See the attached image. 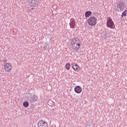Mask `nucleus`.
<instances>
[{
    "instance_id": "f257e3e1",
    "label": "nucleus",
    "mask_w": 127,
    "mask_h": 127,
    "mask_svg": "<svg viewBox=\"0 0 127 127\" xmlns=\"http://www.w3.org/2000/svg\"><path fill=\"white\" fill-rule=\"evenodd\" d=\"M71 47L74 51H78L81 47V41L78 38H73L71 39Z\"/></svg>"
},
{
    "instance_id": "f03ea898",
    "label": "nucleus",
    "mask_w": 127,
    "mask_h": 127,
    "mask_svg": "<svg viewBox=\"0 0 127 127\" xmlns=\"http://www.w3.org/2000/svg\"><path fill=\"white\" fill-rule=\"evenodd\" d=\"M29 6L31 7V9H35V6L38 5V0H27Z\"/></svg>"
},
{
    "instance_id": "7ed1b4c3",
    "label": "nucleus",
    "mask_w": 127,
    "mask_h": 127,
    "mask_svg": "<svg viewBox=\"0 0 127 127\" xmlns=\"http://www.w3.org/2000/svg\"><path fill=\"white\" fill-rule=\"evenodd\" d=\"M87 23L89 25L91 26H94V25H96L97 24V18L94 16H91L87 20Z\"/></svg>"
},
{
    "instance_id": "20e7f679",
    "label": "nucleus",
    "mask_w": 127,
    "mask_h": 127,
    "mask_svg": "<svg viewBox=\"0 0 127 127\" xmlns=\"http://www.w3.org/2000/svg\"><path fill=\"white\" fill-rule=\"evenodd\" d=\"M106 25L107 27H109L111 29H114V28H115V23H114V21H113L112 18L109 17L107 19L106 21Z\"/></svg>"
},
{
    "instance_id": "39448f33",
    "label": "nucleus",
    "mask_w": 127,
    "mask_h": 127,
    "mask_svg": "<svg viewBox=\"0 0 127 127\" xmlns=\"http://www.w3.org/2000/svg\"><path fill=\"white\" fill-rule=\"evenodd\" d=\"M27 99L28 101H30V102H36V101H37V96L30 94L29 95V96L27 97Z\"/></svg>"
},
{
    "instance_id": "423d86ee",
    "label": "nucleus",
    "mask_w": 127,
    "mask_h": 127,
    "mask_svg": "<svg viewBox=\"0 0 127 127\" xmlns=\"http://www.w3.org/2000/svg\"><path fill=\"white\" fill-rule=\"evenodd\" d=\"M117 10L118 11H123L125 8V2H120L117 4Z\"/></svg>"
},
{
    "instance_id": "0eeeda50",
    "label": "nucleus",
    "mask_w": 127,
    "mask_h": 127,
    "mask_svg": "<svg viewBox=\"0 0 127 127\" xmlns=\"http://www.w3.org/2000/svg\"><path fill=\"white\" fill-rule=\"evenodd\" d=\"M12 66H11V64L9 63H6L4 66V69L6 72H9L11 71V69Z\"/></svg>"
},
{
    "instance_id": "6e6552de",
    "label": "nucleus",
    "mask_w": 127,
    "mask_h": 127,
    "mask_svg": "<svg viewBox=\"0 0 127 127\" xmlns=\"http://www.w3.org/2000/svg\"><path fill=\"white\" fill-rule=\"evenodd\" d=\"M38 127H48V124L45 121H40L38 123Z\"/></svg>"
},
{
    "instance_id": "1a4fd4ad",
    "label": "nucleus",
    "mask_w": 127,
    "mask_h": 127,
    "mask_svg": "<svg viewBox=\"0 0 127 127\" xmlns=\"http://www.w3.org/2000/svg\"><path fill=\"white\" fill-rule=\"evenodd\" d=\"M74 92L76 93V94H80L82 93V87L80 86L77 85L74 87Z\"/></svg>"
},
{
    "instance_id": "9d476101",
    "label": "nucleus",
    "mask_w": 127,
    "mask_h": 127,
    "mask_svg": "<svg viewBox=\"0 0 127 127\" xmlns=\"http://www.w3.org/2000/svg\"><path fill=\"white\" fill-rule=\"evenodd\" d=\"M69 24L70 28H72L73 29H74V28H75V26H76V22L74 21V19H71L70 20Z\"/></svg>"
},
{
    "instance_id": "9b49d317",
    "label": "nucleus",
    "mask_w": 127,
    "mask_h": 127,
    "mask_svg": "<svg viewBox=\"0 0 127 127\" xmlns=\"http://www.w3.org/2000/svg\"><path fill=\"white\" fill-rule=\"evenodd\" d=\"M72 68L74 71H76V72H78L80 70V66L77 64H72Z\"/></svg>"
},
{
    "instance_id": "f8f14e48",
    "label": "nucleus",
    "mask_w": 127,
    "mask_h": 127,
    "mask_svg": "<svg viewBox=\"0 0 127 127\" xmlns=\"http://www.w3.org/2000/svg\"><path fill=\"white\" fill-rule=\"evenodd\" d=\"M91 14H92V12H91V11H87L85 13V17H90V16H91Z\"/></svg>"
},
{
    "instance_id": "ddd939ff",
    "label": "nucleus",
    "mask_w": 127,
    "mask_h": 127,
    "mask_svg": "<svg viewBox=\"0 0 127 127\" xmlns=\"http://www.w3.org/2000/svg\"><path fill=\"white\" fill-rule=\"evenodd\" d=\"M23 106L24 108H27L29 106V103L27 101H25L23 103Z\"/></svg>"
},
{
    "instance_id": "4468645a",
    "label": "nucleus",
    "mask_w": 127,
    "mask_h": 127,
    "mask_svg": "<svg viewBox=\"0 0 127 127\" xmlns=\"http://www.w3.org/2000/svg\"><path fill=\"white\" fill-rule=\"evenodd\" d=\"M127 10H125L124 11H123L121 15L122 17H123V16H127Z\"/></svg>"
},
{
    "instance_id": "2eb2a0df",
    "label": "nucleus",
    "mask_w": 127,
    "mask_h": 127,
    "mask_svg": "<svg viewBox=\"0 0 127 127\" xmlns=\"http://www.w3.org/2000/svg\"><path fill=\"white\" fill-rule=\"evenodd\" d=\"M65 68L67 70H70V63H67L65 64Z\"/></svg>"
},
{
    "instance_id": "dca6fc26",
    "label": "nucleus",
    "mask_w": 127,
    "mask_h": 127,
    "mask_svg": "<svg viewBox=\"0 0 127 127\" xmlns=\"http://www.w3.org/2000/svg\"><path fill=\"white\" fill-rule=\"evenodd\" d=\"M3 61L4 62V64H6V62L7 61L6 60L4 59Z\"/></svg>"
}]
</instances>
